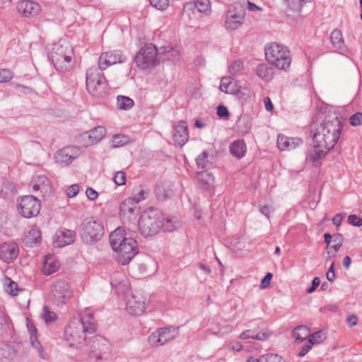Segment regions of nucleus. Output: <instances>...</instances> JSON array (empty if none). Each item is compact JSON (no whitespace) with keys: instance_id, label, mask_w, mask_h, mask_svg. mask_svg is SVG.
Listing matches in <instances>:
<instances>
[{"instance_id":"nucleus-1","label":"nucleus","mask_w":362,"mask_h":362,"mask_svg":"<svg viewBox=\"0 0 362 362\" xmlns=\"http://www.w3.org/2000/svg\"><path fill=\"white\" fill-rule=\"evenodd\" d=\"M97 329V323L93 315L88 309L85 310L80 318L72 319L66 326L64 339L69 346L80 349L86 340L87 334H93Z\"/></svg>"},{"instance_id":"nucleus-2","label":"nucleus","mask_w":362,"mask_h":362,"mask_svg":"<svg viewBox=\"0 0 362 362\" xmlns=\"http://www.w3.org/2000/svg\"><path fill=\"white\" fill-rule=\"evenodd\" d=\"M341 130L342 123L338 117L331 120L325 119L313 135V144L325 151H330L339 140Z\"/></svg>"},{"instance_id":"nucleus-3","label":"nucleus","mask_w":362,"mask_h":362,"mask_svg":"<svg viewBox=\"0 0 362 362\" xmlns=\"http://www.w3.org/2000/svg\"><path fill=\"white\" fill-rule=\"evenodd\" d=\"M110 243L117 253V261L122 265L127 264L138 253L137 242L133 238H127L124 229L121 227L110 233Z\"/></svg>"},{"instance_id":"nucleus-4","label":"nucleus","mask_w":362,"mask_h":362,"mask_svg":"<svg viewBox=\"0 0 362 362\" xmlns=\"http://www.w3.org/2000/svg\"><path fill=\"white\" fill-rule=\"evenodd\" d=\"M164 216L158 209H150L142 213L139 220V230L144 237L156 235L163 225Z\"/></svg>"},{"instance_id":"nucleus-5","label":"nucleus","mask_w":362,"mask_h":362,"mask_svg":"<svg viewBox=\"0 0 362 362\" xmlns=\"http://www.w3.org/2000/svg\"><path fill=\"white\" fill-rule=\"evenodd\" d=\"M73 49L66 40L54 44L51 52V60L57 70L66 71L72 66Z\"/></svg>"},{"instance_id":"nucleus-6","label":"nucleus","mask_w":362,"mask_h":362,"mask_svg":"<svg viewBox=\"0 0 362 362\" xmlns=\"http://www.w3.org/2000/svg\"><path fill=\"white\" fill-rule=\"evenodd\" d=\"M265 57L267 62L278 69L286 70L290 67L291 57L288 49L278 43H272L265 47Z\"/></svg>"},{"instance_id":"nucleus-7","label":"nucleus","mask_w":362,"mask_h":362,"mask_svg":"<svg viewBox=\"0 0 362 362\" xmlns=\"http://www.w3.org/2000/svg\"><path fill=\"white\" fill-rule=\"evenodd\" d=\"M99 68L91 67L86 72L88 91L95 97H103L107 91V81Z\"/></svg>"},{"instance_id":"nucleus-8","label":"nucleus","mask_w":362,"mask_h":362,"mask_svg":"<svg viewBox=\"0 0 362 362\" xmlns=\"http://www.w3.org/2000/svg\"><path fill=\"white\" fill-rule=\"evenodd\" d=\"M103 235V225L93 217L86 218L80 226V236L85 243H95L102 238Z\"/></svg>"},{"instance_id":"nucleus-9","label":"nucleus","mask_w":362,"mask_h":362,"mask_svg":"<svg viewBox=\"0 0 362 362\" xmlns=\"http://www.w3.org/2000/svg\"><path fill=\"white\" fill-rule=\"evenodd\" d=\"M160 50L152 44L143 47L134 57V62L138 68L146 69L156 66L160 61Z\"/></svg>"},{"instance_id":"nucleus-10","label":"nucleus","mask_w":362,"mask_h":362,"mask_svg":"<svg viewBox=\"0 0 362 362\" xmlns=\"http://www.w3.org/2000/svg\"><path fill=\"white\" fill-rule=\"evenodd\" d=\"M89 356L98 360H107L110 351L109 341L102 336L95 335L87 344Z\"/></svg>"},{"instance_id":"nucleus-11","label":"nucleus","mask_w":362,"mask_h":362,"mask_svg":"<svg viewBox=\"0 0 362 362\" xmlns=\"http://www.w3.org/2000/svg\"><path fill=\"white\" fill-rule=\"evenodd\" d=\"M40 200L33 195H27L21 198L18 202V211L26 218L37 216L40 211Z\"/></svg>"},{"instance_id":"nucleus-12","label":"nucleus","mask_w":362,"mask_h":362,"mask_svg":"<svg viewBox=\"0 0 362 362\" xmlns=\"http://www.w3.org/2000/svg\"><path fill=\"white\" fill-rule=\"evenodd\" d=\"M51 293L53 303L58 306L66 304L72 296L69 285L63 280L53 283Z\"/></svg>"},{"instance_id":"nucleus-13","label":"nucleus","mask_w":362,"mask_h":362,"mask_svg":"<svg viewBox=\"0 0 362 362\" xmlns=\"http://www.w3.org/2000/svg\"><path fill=\"white\" fill-rule=\"evenodd\" d=\"M30 187H32V191L39 197L46 198L51 196L52 193L51 182L44 175L34 176L32 179Z\"/></svg>"},{"instance_id":"nucleus-14","label":"nucleus","mask_w":362,"mask_h":362,"mask_svg":"<svg viewBox=\"0 0 362 362\" xmlns=\"http://www.w3.org/2000/svg\"><path fill=\"white\" fill-rule=\"evenodd\" d=\"M127 61V57L120 50H110L101 54L98 59V67L100 70H105L108 66L117 63H124Z\"/></svg>"},{"instance_id":"nucleus-15","label":"nucleus","mask_w":362,"mask_h":362,"mask_svg":"<svg viewBox=\"0 0 362 362\" xmlns=\"http://www.w3.org/2000/svg\"><path fill=\"white\" fill-rule=\"evenodd\" d=\"M127 310L133 315L143 314L146 309V300L138 292L131 293L126 298Z\"/></svg>"},{"instance_id":"nucleus-16","label":"nucleus","mask_w":362,"mask_h":362,"mask_svg":"<svg viewBox=\"0 0 362 362\" xmlns=\"http://www.w3.org/2000/svg\"><path fill=\"white\" fill-rule=\"evenodd\" d=\"M136 201L129 197L123 201L119 206V216L124 219L132 221L136 218L139 213V208L137 206Z\"/></svg>"},{"instance_id":"nucleus-17","label":"nucleus","mask_w":362,"mask_h":362,"mask_svg":"<svg viewBox=\"0 0 362 362\" xmlns=\"http://www.w3.org/2000/svg\"><path fill=\"white\" fill-rule=\"evenodd\" d=\"M117 274L112 277L110 284L117 295H124L126 298L129 296L130 284L124 275V273H115Z\"/></svg>"},{"instance_id":"nucleus-18","label":"nucleus","mask_w":362,"mask_h":362,"mask_svg":"<svg viewBox=\"0 0 362 362\" xmlns=\"http://www.w3.org/2000/svg\"><path fill=\"white\" fill-rule=\"evenodd\" d=\"M17 9L19 13L26 18H33L41 11L39 4L31 0H23L18 2Z\"/></svg>"},{"instance_id":"nucleus-19","label":"nucleus","mask_w":362,"mask_h":362,"mask_svg":"<svg viewBox=\"0 0 362 362\" xmlns=\"http://www.w3.org/2000/svg\"><path fill=\"white\" fill-rule=\"evenodd\" d=\"M76 158V148L74 146H66L58 151L54 155L56 163L62 165L70 164L73 160Z\"/></svg>"},{"instance_id":"nucleus-20","label":"nucleus","mask_w":362,"mask_h":362,"mask_svg":"<svg viewBox=\"0 0 362 362\" xmlns=\"http://www.w3.org/2000/svg\"><path fill=\"white\" fill-rule=\"evenodd\" d=\"M19 248L17 243L14 242L4 243L0 247V257L6 262L15 259L18 255Z\"/></svg>"},{"instance_id":"nucleus-21","label":"nucleus","mask_w":362,"mask_h":362,"mask_svg":"<svg viewBox=\"0 0 362 362\" xmlns=\"http://www.w3.org/2000/svg\"><path fill=\"white\" fill-rule=\"evenodd\" d=\"M244 21V16L236 8L229 9L226 15L225 27L227 29L235 30L238 28Z\"/></svg>"},{"instance_id":"nucleus-22","label":"nucleus","mask_w":362,"mask_h":362,"mask_svg":"<svg viewBox=\"0 0 362 362\" xmlns=\"http://www.w3.org/2000/svg\"><path fill=\"white\" fill-rule=\"evenodd\" d=\"M189 139V132L187 123L180 121L174 127L173 141L175 145L182 146Z\"/></svg>"},{"instance_id":"nucleus-23","label":"nucleus","mask_w":362,"mask_h":362,"mask_svg":"<svg viewBox=\"0 0 362 362\" xmlns=\"http://www.w3.org/2000/svg\"><path fill=\"white\" fill-rule=\"evenodd\" d=\"M75 236L76 233L74 230H59L55 233L54 243L56 246L62 247L74 243Z\"/></svg>"},{"instance_id":"nucleus-24","label":"nucleus","mask_w":362,"mask_h":362,"mask_svg":"<svg viewBox=\"0 0 362 362\" xmlns=\"http://www.w3.org/2000/svg\"><path fill=\"white\" fill-rule=\"evenodd\" d=\"M27 327L30 334V342L31 345L37 351L40 357L42 359H45L47 354L40 341L37 339L36 327L30 321L27 322Z\"/></svg>"},{"instance_id":"nucleus-25","label":"nucleus","mask_w":362,"mask_h":362,"mask_svg":"<svg viewBox=\"0 0 362 362\" xmlns=\"http://www.w3.org/2000/svg\"><path fill=\"white\" fill-rule=\"evenodd\" d=\"M183 10L185 12L194 13L197 11L199 13H208L210 11V2L209 0H194L192 2L185 3Z\"/></svg>"},{"instance_id":"nucleus-26","label":"nucleus","mask_w":362,"mask_h":362,"mask_svg":"<svg viewBox=\"0 0 362 362\" xmlns=\"http://www.w3.org/2000/svg\"><path fill=\"white\" fill-rule=\"evenodd\" d=\"M155 194L160 201H165L173 195V185L170 182H161L156 185Z\"/></svg>"},{"instance_id":"nucleus-27","label":"nucleus","mask_w":362,"mask_h":362,"mask_svg":"<svg viewBox=\"0 0 362 362\" xmlns=\"http://www.w3.org/2000/svg\"><path fill=\"white\" fill-rule=\"evenodd\" d=\"M287 4L288 8L286 11L288 17L293 19H297L300 16L299 13L302 7L305 4L306 0H285Z\"/></svg>"},{"instance_id":"nucleus-28","label":"nucleus","mask_w":362,"mask_h":362,"mask_svg":"<svg viewBox=\"0 0 362 362\" xmlns=\"http://www.w3.org/2000/svg\"><path fill=\"white\" fill-rule=\"evenodd\" d=\"M330 41L335 52L343 53L346 51L342 33L339 29L332 30L330 35Z\"/></svg>"},{"instance_id":"nucleus-29","label":"nucleus","mask_w":362,"mask_h":362,"mask_svg":"<svg viewBox=\"0 0 362 362\" xmlns=\"http://www.w3.org/2000/svg\"><path fill=\"white\" fill-rule=\"evenodd\" d=\"M328 151H325V149L314 146V148L309 151L306 160L311 163L313 166L317 167Z\"/></svg>"},{"instance_id":"nucleus-30","label":"nucleus","mask_w":362,"mask_h":362,"mask_svg":"<svg viewBox=\"0 0 362 362\" xmlns=\"http://www.w3.org/2000/svg\"><path fill=\"white\" fill-rule=\"evenodd\" d=\"M41 240V232L40 229L35 226H32L30 229L25 232L23 241L25 245L33 246L36 245Z\"/></svg>"},{"instance_id":"nucleus-31","label":"nucleus","mask_w":362,"mask_h":362,"mask_svg":"<svg viewBox=\"0 0 362 362\" xmlns=\"http://www.w3.org/2000/svg\"><path fill=\"white\" fill-rule=\"evenodd\" d=\"M299 143H302V141L300 139L295 140L281 135L278 136L276 141L277 146L281 151H290L291 149H294Z\"/></svg>"},{"instance_id":"nucleus-32","label":"nucleus","mask_w":362,"mask_h":362,"mask_svg":"<svg viewBox=\"0 0 362 362\" xmlns=\"http://www.w3.org/2000/svg\"><path fill=\"white\" fill-rule=\"evenodd\" d=\"M60 264L54 255L49 254L45 256L42 272H58Z\"/></svg>"},{"instance_id":"nucleus-33","label":"nucleus","mask_w":362,"mask_h":362,"mask_svg":"<svg viewBox=\"0 0 362 362\" xmlns=\"http://www.w3.org/2000/svg\"><path fill=\"white\" fill-rule=\"evenodd\" d=\"M246 148V144L243 140H237L230 144V152L233 156L240 159L245 156Z\"/></svg>"},{"instance_id":"nucleus-34","label":"nucleus","mask_w":362,"mask_h":362,"mask_svg":"<svg viewBox=\"0 0 362 362\" xmlns=\"http://www.w3.org/2000/svg\"><path fill=\"white\" fill-rule=\"evenodd\" d=\"M256 75L265 81H269L272 78L273 69L267 64H260L255 69Z\"/></svg>"},{"instance_id":"nucleus-35","label":"nucleus","mask_w":362,"mask_h":362,"mask_svg":"<svg viewBox=\"0 0 362 362\" xmlns=\"http://www.w3.org/2000/svg\"><path fill=\"white\" fill-rule=\"evenodd\" d=\"M158 332L163 345L173 340L178 333L177 329L174 327H161L158 329Z\"/></svg>"},{"instance_id":"nucleus-36","label":"nucleus","mask_w":362,"mask_h":362,"mask_svg":"<svg viewBox=\"0 0 362 362\" xmlns=\"http://www.w3.org/2000/svg\"><path fill=\"white\" fill-rule=\"evenodd\" d=\"M197 178L202 185L203 187H211L214 185L215 180L214 175L206 170L197 173Z\"/></svg>"},{"instance_id":"nucleus-37","label":"nucleus","mask_w":362,"mask_h":362,"mask_svg":"<svg viewBox=\"0 0 362 362\" xmlns=\"http://www.w3.org/2000/svg\"><path fill=\"white\" fill-rule=\"evenodd\" d=\"M219 89L226 94H233L236 92V86L231 77H223L221 81Z\"/></svg>"},{"instance_id":"nucleus-38","label":"nucleus","mask_w":362,"mask_h":362,"mask_svg":"<svg viewBox=\"0 0 362 362\" xmlns=\"http://www.w3.org/2000/svg\"><path fill=\"white\" fill-rule=\"evenodd\" d=\"M310 330L308 327L304 325L297 326L293 331V337L295 339V341L300 343L305 339L309 337Z\"/></svg>"},{"instance_id":"nucleus-39","label":"nucleus","mask_w":362,"mask_h":362,"mask_svg":"<svg viewBox=\"0 0 362 362\" xmlns=\"http://www.w3.org/2000/svg\"><path fill=\"white\" fill-rule=\"evenodd\" d=\"M14 355V350L8 344L0 346V362H7Z\"/></svg>"},{"instance_id":"nucleus-40","label":"nucleus","mask_w":362,"mask_h":362,"mask_svg":"<svg viewBox=\"0 0 362 362\" xmlns=\"http://www.w3.org/2000/svg\"><path fill=\"white\" fill-rule=\"evenodd\" d=\"M88 137L92 142L100 141L106 134V129L102 126H98L88 132Z\"/></svg>"},{"instance_id":"nucleus-41","label":"nucleus","mask_w":362,"mask_h":362,"mask_svg":"<svg viewBox=\"0 0 362 362\" xmlns=\"http://www.w3.org/2000/svg\"><path fill=\"white\" fill-rule=\"evenodd\" d=\"M180 224L175 217H167L164 218L163 225L162 229L164 231L172 232L180 227Z\"/></svg>"},{"instance_id":"nucleus-42","label":"nucleus","mask_w":362,"mask_h":362,"mask_svg":"<svg viewBox=\"0 0 362 362\" xmlns=\"http://www.w3.org/2000/svg\"><path fill=\"white\" fill-rule=\"evenodd\" d=\"M5 291L11 296L18 295L17 291H20L18 284L11 278L5 276L4 279Z\"/></svg>"},{"instance_id":"nucleus-43","label":"nucleus","mask_w":362,"mask_h":362,"mask_svg":"<svg viewBox=\"0 0 362 362\" xmlns=\"http://www.w3.org/2000/svg\"><path fill=\"white\" fill-rule=\"evenodd\" d=\"M212 157L206 151L202 153L196 159L197 164L199 168L206 169L212 164Z\"/></svg>"},{"instance_id":"nucleus-44","label":"nucleus","mask_w":362,"mask_h":362,"mask_svg":"<svg viewBox=\"0 0 362 362\" xmlns=\"http://www.w3.org/2000/svg\"><path fill=\"white\" fill-rule=\"evenodd\" d=\"M117 106L121 110H129L134 105V100L127 96L119 95L117 98Z\"/></svg>"},{"instance_id":"nucleus-45","label":"nucleus","mask_w":362,"mask_h":362,"mask_svg":"<svg viewBox=\"0 0 362 362\" xmlns=\"http://www.w3.org/2000/svg\"><path fill=\"white\" fill-rule=\"evenodd\" d=\"M160 53L165 54L168 59L175 60L179 59L180 52L171 46H164L160 47Z\"/></svg>"},{"instance_id":"nucleus-46","label":"nucleus","mask_w":362,"mask_h":362,"mask_svg":"<svg viewBox=\"0 0 362 362\" xmlns=\"http://www.w3.org/2000/svg\"><path fill=\"white\" fill-rule=\"evenodd\" d=\"M134 197H132L134 201H136L139 204L141 201L146 199L148 196V191L142 187H138L134 189Z\"/></svg>"},{"instance_id":"nucleus-47","label":"nucleus","mask_w":362,"mask_h":362,"mask_svg":"<svg viewBox=\"0 0 362 362\" xmlns=\"http://www.w3.org/2000/svg\"><path fill=\"white\" fill-rule=\"evenodd\" d=\"M326 339L325 333L322 330L314 332L309 336L308 343L311 345L320 344Z\"/></svg>"},{"instance_id":"nucleus-48","label":"nucleus","mask_w":362,"mask_h":362,"mask_svg":"<svg viewBox=\"0 0 362 362\" xmlns=\"http://www.w3.org/2000/svg\"><path fill=\"white\" fill-rule=\"evenodd\" d=\"M260 362H286V361L277 354L269 353L260 356Z\"/></svg>"},{"instance_id":"nucleus-49","label":"nucleus","mask_w":362,"mask_h":362,"mask_svg":"<svg viewBox=\"0 0 362 362\" xmlns=\"http://www.w3.org/2000/svg\"><path fill=\"white\" fill-rule=\"evenodd\" d=\"M42 317L46 323L54 322L57 318V314L50 311L47 305L43 307V313Z\"/></svg>"},{"instance_id":"nucleus-50","label":"nucleus","mask_w":362,"mask_h":362,"mask_svg":"<svg viewBox=\"0 0 362 362\" xmlns=\"http://www.w3.org/2000/svg\"><path fill=\"white\" fill-rule=\"evenodd\" d=\"M13 77V74L9 69H0V83H6L10 81Z\"/></svg>"},{"instance_id":"nucleus-51","label":"nucleus","mask_w":362,"mask_h":362,"mask_svg":"<svg viewBox=\"0 0 362 362\" xmlns=\"http://www.w3.org/2000/svg\"><path fill=\"white\" fill-rule=\"evenodd\" d=\"M149 343L155 346H162L163 344L160 340V335L159 334L158 329L156 332H153L148 337Z\"/></svg>"},{"instance_id":"nucleus-52","label":"nucleus","mask_w":362,"mask_h":362,"mask_svg":"<svg viewBox=\"0 0 362 362\" xmlns=\"http://www.w3.org/2000/svg\"><path fill=\"white\" fill-rule=\"evenodd\" d=\"M113 181L117 185H123L126 182V174L123 171H117L114 177Z\"/></svg>"},{"instance_id":"nucleus-53","label":"nucleus","mask_w":362,"mask_h":362,"mask_svg":"<svg viewBox=\"0 0 362 362\" xmlns=\"http://www.w3.org/2000/svg\"><path fill=\"white\" fill-rule=\"evenodd\" d=\"M349 122L354 127L360 125L362 122V112H357L352 115L349 118Z\"/></svg>"},{"instance_id":"nucleus-54","label":"nucleus","mask_w":362,"mask_h":362,"mask_svg":"<svg viewBox=\"0 0 362 362\" xmlns=\"http://www.w3.org/2000/svg\"><path fill=\"white\" fill-rule=\"evenodd\" d=\"M243 68V62L240 61H234L229 66V72L230 74L235 75L241 71Z\"/></svg>"},{"instance_id":"nucleus-55","label":"nucleus","mask_w":362,"mask_h":362,"mask_svg":"<svg viewBox=\"0 0 362 362\" xmlns=\"http://www.w3.org/2000/svg\"><path fill=\"white\" fill-rule=\"evenodd\" d=\"M149 1L151 6L159 10H164L168 6V0H149Z\"/></svg>"},{"instance_id":"nucleus-56","label":"nucleus","mask_w":362,"mask_h":362,"mask_svg":"<svg viewBox=\"0 0 362 362\" xmlns=\"http://www.w3.org/2000/svg\"><path fill=\"white\" fill-rule=\"evenodd\" d=\"M348 222L354 226L360 227L362 226V218H358L355 214L349 215Z\"/></svg>"},{"instance_id":"nucleus-57","label":"nucleus","mask_w":362,"mask_h":362,"mask_svg":"<svg viewBox=\"0 0 362 362\" xmlns=\"http://www.w3.org/2000/svg\"><path fill=\"white\" fill-rule=\"evenodd\" d=\"M78 192L79 185L77 184H74L68 187V189H66V195L70 198H73L78 194Z\"/></svg>"},{"instance_id":"nucleus-58","label":"nucleus","mask_w":362,"mask_h":362,"mask_svg":"<svg viewBox=\"0 0 362 362\" xmlns=\"http://www.w3.org/2000/svg\"><path fill=\"white\" fill-rule=\"evenodd\" d=\"M272 273H267L264 277L262 279L260 283V288L264 289L269 287L271 280L272 279Z\"/></svg>"},{"instance_id":"nucleus-59","label":"nucleus","mask_w":362,"mask_h":362,"mask_svg":"<svg viewBox=\"0 0 362 362\" xmlns=\"http://www.w3.org/2000/svg\"><path fill=\"white\" fill-rule=\"evenodd\" d=\"M320 284V279L319 277H315L312 281V284L310 286L306 288V292L308 293H311L315 291V289L318 287Z\"/></svg>"},{"instance_id":"nucleus-60","label":"nucleus","mask_w":362,"mask_h":362,"mask_svg":"<svg viewBox=\"0 0 362 362\" xmlns=\"http://www.w3.org/2000/svg\"><path fill=\"white\" fill-rule=\"evenodd\" d=\"M255 330H252V329L245 330L244 332H243L240 334L239 337L241 339H255Z\"/></svg>"},{"instance_id":"nucleus-61","label":"nucleus","mask_w":362,"mask_h":362,"mask_svg":"<svg viewBox=\"0 0 362 362\" xmlns=\"http://www.w3.org/2000/svg\"><path fill=\"white\" fill-rule=\"evenodd\" d=\"M217 115L220 117L224 118V117H228L229 112H228V109L225 106H223L222 105H219L217 107Z\"/></svg>"},{"instance_id":"nucleus-62","label":"nucleus","mask_w":362,"mask_h":362,"mask_svg":"<svg viewBox=\"0 0 362 362\" xmlns=\"http://www.w3.org/2000/svg\"><path fill=\"white\" fill-rule=\"evenodd\" d=\"M245 247V243L241 240H238L236 243H234L232 246V250L234 252H236L237 254H239V252H240L244 247Z\"/></svg>"},{"instance_id":"nucleus-63","label":"nucleus","mask_w":362,"mask_h":362,"mask_svg":"<svg viewBox=\"0 0 362 362\" xmlns=\"http://www.w3.org/2000/svg\"><path fill=\"white\" fill-rule=\"evenodd\" d=\"M86 194L88 199H89L91 201L95 200L98 196V193L91 187H88L86 189Z\"/></svg>"},{"instance_id":"nucleus-64","label":"nucleus","mask_w":362,"mask_h":362,"mask_svg":"<svg viewBox=\"0 0 362 362\" xmlns=\"http://www.w3.org/2000/svg\"><path fill=\"white\" fill-rule=\"evenodd\" d=\"M127 137L121 135H115L113 137V142L117 146H123L127 143Z\"/></svg>"}]
</instances>
